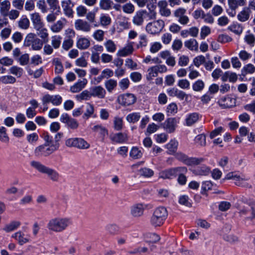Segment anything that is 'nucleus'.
I'll return each instance as SVG.
<instances>
[{"label": "nucleus", "instance_id": "603ef678", "mask_svg": "<svg viewBox=\"0 0 255 255\" xmlns=\"http://www.w3.org/2000/svg\"><path fill=\"white\" fill-rule=\"evenodd\" d=\"M255 71V67L252 64L245 65L242 69V74L245 75L247 74H252Z\"/></svg>", "mask_w": 255, "mask_h": 255}, {"label": "nucleus", "instance_id": "e433bc0d", "mask_svg": "<svg viewBox=\"0 0 255 255\" xmlns=\"http://www.w3.org/2000/svg\"><path fill=\"white\" fill-rule=\"evenodd\" d=\"M30 22L25 15H23L18 21V27L22 29H27L29 27Z\"/></svg>", "mask_w": 255, "mask_h": 255}, {"label": "nucleus", "instance_id": "a878e982", "mask_svg": "<svg viewBox=\"0 0 255 255\" xmlns=\"http://www.w3.org/2000/svg\"><path fill=\"white\" fill-rule=\"evenodd\" d=\"M210 168L206 166L203 165L201 167H198L195 169L193 170V173L195 175L199 176H206L208 175L210 172Z\"/></svg>", "mask_w": 255, "mask_h": 255}, {"label": "nucleus", "instance_id": "20e7f679", "mask_svg": "<svg viewBox=\"0 0 255 255\" xmlns=\"http://www.w3.org/2000/svg\"><path fill=\"white\" fill-rule=\"evenodd\" d=\"M43 44L42 40L37 37L36 35L33 33H28L25 37L23 45L25 47H31L33 50H40Z\"/></svg>", "mask_w": 255, "mask_h": 255}, {"label": "nucleus", "instance_id": "37998d69", "mask_svg": "<svg viewBox=\"0 0 255 255\" xmlns=\"http://www.w3.org/2000/svg\"><path fill=\"white\" fill-rule=\"evenodd\" d=\"M205 87V83L201 80H198L192 85V89L195 92H201Z\"/></svg>", "mask_w": 255, "mask_h": 255}, {"label": "nucleus", "instance_id": "0e129e2a", "mask_svg": "<svg viewBox=\"0 0 255 255\" xmlns=\"http://www.w3.org/2000/svg\"><path fill=\"white\" fill-rule=\"evenodd\" d=\"M140 175L145 177H150L153 176L154 172L152 170L148 168H143L139 170Z\"/></svg>", "mask_w": 255, "mask_h": 255}, {"label": "nucleus", "instance_id": "052dcab7", "mask_svg": "<svg viewBox=\"0 0 255 255\" xmlns=\"http://www.w3.org/2000/svg\"><path fill=\"white\" fill-rule=\"evenodd\" d=\"M6 129L4 127H0V140L4 142L9 141V137L6 132Z\"/></svg>", "mask_w": 255, "mask_h": 255}, {"label": "nucleus", "instance_id": "423d86ee", "mask_svg": "<svg viewBox=\"0 0 255 255\" xmlns=\"http://www.w3.org/2000/svg\"><path fill=\"white\" fill-rule=\"evenodd\" d=\"M175 157L177 160L182 162L188 166L197 165L204 161L203 158L189 157L187 155L181 152L176 153Z\"/></svg>", "mask_w": 255, "mask_h": 255}, {"label": "nucleus", "instance_id": "bb28decb", "mask_svg": "<svg viewBox=\"0 0 255 255\" xmlns=\"http://www.w3.org/2000/svg\"><path fill=\"white\" fill-rule=\"evenodd\" d=\"M12 238L17 240L20 245H22L29 242V239L25 237V235L21 232H17L12 235Z\"/></svg>", "mask_w": 255, "mask_h": 255}, {"label": "nucleus", "instance_id": "bf43d9fd", "mask_svg": "<svg viewBox=\"0 0 255 255\" xmlns=\"http://www.w3.org/2000/svg\"><path fill=\"white\" fill-rule=\"evenodd\" d=\"M39 32L37 33L38 36H40L43 40L44 42H47L48 41V33L47 32V30L46 28H44V26L42 28H41L39 30H36Z\"/></svg>", "mask_w": 255, "mask_h": 255}, {"label": "nucleus", "instance_id": "ea45409f", "mask_svg": "<svg viewBox=\"0 0 255 255\" xmlns=\"http://www.w3.org/2000/svg\"><path fill=\"white\" fill-rule=\"evenodd\" d=\"M195 143L200 146H204L206 144V136L204 134L197 135L194 139Z\"/></svg>", "mask_w": 255, "mask_h": 255}, {"label": "nucleus", "instance_id": "b1692460", "mask_svg": "<svg viewBox=\"0 0 255 255\" xmlns=\"http://www.w3.org/2000/svg\"><path fill=\"white\" fill-rule=\"evenodd\" d=\"M251 13L250 8L245 7L238 13V19L241 22L246 21L249 19Z\"/></svg>", "mask_w": 255, "mask_h": 255}, {"label": "nucleus", "instance_id": "9d476101", "mask_svg": "<svg viewBox=\"0 0 255 255\" xmlns=\"http://www.w3.org/2000/svg\"><path fill=\"white\" fill-rule=\"evenodd\" d=\"M42 104H46L51 103L55 106H59L62 102V98L59 95H50L46 94L41 98Z\"/></svg>", "mask_w": 255, "mask_h": 255}, {"label": "nucleus", "instance_id": "69168bd1", "mask_svg": "<svg viewBox=\"0 0 255 255\" xmlns=\"http://www.w3.org/2000/svg\"><path fill=\"white\" fill-rule=\"evenodd\" d=\"M177 106L175 103L170 104L167 107L166 112L168 115H174L177 112Z\"/></svg>", "mask_w": 255, "mask_h": 255}, {"label": "nucleus", "instance_id": "4be33fe9", "mask_svg": "<svg viewBox=\"0 0 255 255\" xmlns=\"http://www.w3.org/2000/svg\"><path fill=\"white\" fill-rule=\"evenodd\" d=\"M87 83L88 81L85 78L79 80L73 86L70 87V91L73 93H78L85 88Z\"/></svg>", "mask_w": 255, "mask_h": 255}, {"label": "nucleus", "instance_id": "c756f323", "mask_svg": "<svg viewBox=\"0 0 255 255\" xmlns=\"http://www.w3.org/2000/svg\"><path fill=\"white\" fill-rule=\"evenodd\" d=\"M199 118V115L197 113H193L189 114L186 118V124L187 126H191L196 123Z\"/></svg>", "mask_w": 255, "mask_h": 255}, {"label": "nucleus", "instance_id": "2eb2a0df", "mask_svg": "<svg viewBox=\"0 0 255 255\" xmlns=\"http://www.w3.org/2000/svg\"><path fill=\"white\" fill-rule=\"evenodd\" d=\"M74 3L71 0H64L61 1V6L64 14L68 17H73Z\"/></svg>", "mask_w": 255, "mask_h": 255}, {"label": "nucleus", "instance_id": "6ab92c4d", "mask_svg": "<svg viewBox=\"0 0 255 255\" xmlns=\"http://www.w3.org/2000/svg\"><path fill=\"white\" fill-rule=\"evenodd\" d=\"M157 5L159 12L161 16L168 17L171 15V10L167 7L168 3L165 0L159 1Z\"/></svg>", "mask_w": 255, "mask_h": 255}, {"label": "nucleus", "instance_id": "a211bd4d", "mask_svg": "<svg viewBox=\"0 0 255 255\" xmlns=\"http://www.w3.org/2000/svg\"><path fill=\"white\" fill-rule=\"evenodd\" d=\"M110 138L113 143H123L128 140L127 134L123 132L112 133L110 135Z\"/></svg>", "mask_w": 255, "mask_h": 255}, {"label": "nucleus", "instance_id": "0eeeda50", "mask_svg": "<svg viewBox=\"0 0 255 255\" xmlns=\"http://www.w3.org/2000/svg\"><path fill=\"white\" fill-rule=\"evenodd\" d=\"M164 25V21L159 19L148 23L146 26V30L151 34H158L162 31Z\"/></svg>", "mask_w": 255, "mask_h": 255}, {"label": "nucleus", "instance_id": "aec40b11", "mask_svg": "<svg viewBox=\"0 0 255 255\" xmlns=\"http://www.w3.org/2000/svg\"><path fill=\"white\" fill-rule=\"evenodd\" d=\"M133 50V42H129L124 47L120 49L117 55L118 56L126 57L131 54Z\"/></svg>", "mask_w": 255, "mask_h": 255}, {"label": "nucleus", "instance_id": "ddd939ff", "mask_svg": "<svg viewBox=\"0 0 255 255\" xmlns=\"http://www.w3.org/2000/svg\"><path fill=\"white\" fill-rule=\"evenodd\" d=\"M147 208V205L143 203L135 204L131 207L130 214L135 218H138L143 215L144 210Z\"/></svg>", "mask_w": 255, "mask_h": 255}, {"label": "nucleus", "instance_id": "5701e85b", "mask_svg": "<svg viewBox=\"0 0 255 255\" xmlns=\"http://www.w3.org/2000/svg\"><path fill=\"white\" fill-rule=\"evenodd\" d=\"M92 97L100 99L104 98L106 94V90L101 86L93 87L90 89Z\"/></svg>", "mask_w": 255, "mask_h": 255}, {"label": "nucleus", "instance_id": "c9c22d12", "mask_svg": "<svg viewBox=\"0 0 255 255\" xmlns=\"http://www.w3.org/2000/svg\"><path fill=\"white\" fill-rule=\"evenodd\" d=\"M53 64L55 66V73L56 74L62 73L64 71V68L60 59L58 58H55L52 61Z\"/></svg>", "mask_w": 255, "mask_h": 255}, {"label": "nucleus", "instance_id": "4468645a", "mask_svg": "<svg viewBox=\"0 0 255 255\" xmlns=\"http://www.w3.org/2000/svg\"><path fill=\"white\" fill-rule=\"evenodd\" d=\"M60 120L62 123L66 124L68 127L72 129H77L79 126V123L76 120L71 118L68 114H62Z\"/></svg>", "mask_w": 255, "mask_h": 255}, {"label": "nucleus", "instance_id": "e2e57ef3", "mask_svg": "<svg viewBox=\"0 0 255 255\" xmlns=\"http://www.w3.org/2000/svg\"><path fill=\"white\" fill-rule=\"evenodd\" d=\"M10 73L16 76L17 77H20L23 74V69L17 66H12L9 69Z\"/></svg>", "mask_w": 255, "mask_h": 255}, {"label": "nucleus", "instance_id": "8fccbe9b", "mask_svg": "<svg viewBox=\"0 0 255 255\" xmlns=\"http://www.w3.org/2000/svg\"><path fill=\"white\" fill-rule=\"evenodd\" d=\"M113 2L111 0H100L99 5L101 9L109 10L111 8Z\"/></svg>", "mask_w": 255, "mask_h": 255}, {"label": "nucleus", "instance_id": "7c9ffc66", "mask_svg": "<svg viewBox=\"0 0 255 255\" xmlns=\"http://www.w3.org/2000/svg\"><path fill=\"white\" fill-rule=\"evenodd\" d=\"M185 46L191 51L198 50V43L195 39H190L184 42Z\"/></svg>", "mask_w": 255, "mask_h": 255}, {"label": "nucleus", "instance_id": "58836bf2", "mask_svg": "<svg viewBox=\"0 0 255 255\" xmlns=\"http://www.w3.org/2000/svg\"><path fill=\"white\" fill-rule=\"evenodd\" d=\"M104 46L107 51L110 53H114L116 51L117 46L115 42L111 39L106 41L104 43Z\"/></svg>", "mask_w": 255, "mask_h": 255}, {"label": "nucleus", "instance_id": "de8ad7c7", "mask_svg": "<svg viewBox=\"0 0 255 255\" xmlns=\"http://www.w3.org/2000/svg\"><path fill=\"white\" fill-rule=\"evenodd\" d=\"M228 29L236 34L240 35L243 32L242 26L238 23H233L229 26Z\"/></svg>", "mask_w": 255, "mask_h": 255}, {"label": "nucleus", "instance_id": "f257e3e1", "mask_svg": "<svg viewBox=\"0 0 255 255\" xmlns=\"http://www.w3.org/2000/svg\"><path fill=\"white\" fill-rule=\"evenodd\" d=\"M71 224V221L68 218L55 217L50 219L46 226L49 231L60 233L65 230Z\"/></svg>", "mask_w": 255, "mask_h": 255}, {"label": "nucleus", "instance_id": "338daca9", "mask_svg": "<svg viewBox=\"0 0 255 255\" xmlns=\"http://www.w3.org/2000/svg\"><path fill=\"white\" fill-rule=\"evenodd\" d=\"M125 65L131 70L137 69V64L130 58H128L126 60Z\"/></svg>", "mask_w": 255, "mask_h": 255}, {"label": "nucleus", "instance_id": "dca6fc26", "mask_svg": "<svg viewBox=\"0 0 255 255\" xmlns=\"http://www.w3.org/2000/svg\"><path fill=\"white\" fill-rule=\"evenodd\" d=\"M236 100L229 96L221 98L218 102L222 109L230 108L236 105Z\"/></svg>", "mask_w": 255, "mask_h": 255}, {"label": "nucleus", "instance_id": "774afa93", "mask_svg": "<svg viewBox=\"0 0 255 255\" xmlns=\"http://www.w3.org/2000/svg\"><path fill=\"white\" fill-rule=\"evenodd\" d=\"M87 8L84 5H80L76 8L77 14L79 17H83L87 13Z\"/></svg>", "mask_w": 255, "mask_h": 255}, {"label": "nucleus", "instance_id": "3c124183", "mask_svg": "<svg viewBox=\"0 0 255 255\" xmlns=\"http://www.w3.org/2000/svg\"><path fill=\"white\" fill-rule=\"evenodd\" d=\"M123 11L128 14L132 13L134 10L135 7L131 2H128L124 4L122 6Z\"/></svg>", "mask_w": 255, "mask_h": 255}, {"label": "nucleus", "instance_id": "5fc2aeb1", "mask_svg": "<svg viewBox=\"0 0 255 255\" xmlns=\"http://www.w3.org/2000/svg\"><path fill=\"white\" fill-rule=\"evenodd\" d=\"M51 44L55 49L58 48L61 44L62 37L60 35H54L52 37Z\"/></svg>", "mask_w": 255, "mask_h": 255}, {"label": "nucleus", "instance_id": "680f3d73", "mask_svg": "<svg viewBox=\"0 0 255 255\" xmlns=\"http://www.w3.org/2000/svg\"><path fill=\"white\" fill-rule=\"evenodd\" d=\"M130 155L134 159H138L142 156V153L137 147H133L130 152Z\"/></svg>", "mask_w": 255, "mask_h": 255}, {"label": "nucleus", "instance_id": "4d7b16f0", "mask_svg": "<svg viewBox=\"0 0 255 255\" xmlns=\"http://www.w3.org/2000/svg\"><path fill=\"white\" fill-rule=\"evenodd\" d=\"M94 112V108L93 105L87 103L86 105V111L84 114L83 118L88 119L93 114Z\"/></svg>", "mask_w": 255, "mask_h": 255}, {"label": "nucleus", "instance_id": "1a4fd4ad", "mask_svg": "<svg viewBox=\"0 0 255 255\" xmlns=\"http://www.w3.org/2000/svg\"><path fill=\"white\" fill-rule=\"evenodd\" d=\"M145 15H148L145 10H140L136 12V14L133 17V22L136 25H141L143 22V19ZM149 19H154L156 17V13L154 11H151L149 14Z\"/></svg>", "mask_w": 255, "mask_h": 255}, {"label": "nucleus", "instance_id": "c85d7f7f", "mask_svg": "<svg viewBox=\"0 0 255 255\" xmlns=\"http://www.w3.org/2000/svg\"><path fill=\"white\" fill-rule=\"evenodd\" d=\"M90 45V40L85 37H80L77 41V47L79 49H87Z\"/></svg>", "mask_w": 255, "mask_h": 255}, {"label": "nucleus", "instance_id": "09e8293b", "mask_svg": "<svg viewBox=\"0 0 255 255\" xmlns=\"http://www.w3.org/2000/svg\"><path fill=\"white\" fill-rule=\"evenodd\" d=\"M16 81V79L10 75L3 76L0 77V83L7 84H13Z\"/></svg>", "mask_w": 255, "mask_h": 255}, {"label": "nucleus", "instance_id": "13d9d810", "mask_svg": "<svg viewBox=\"0 0 255 255\" xmlns=\"http://www.w3.org/2000/svg\"><path fill=\"white\" fill-rule=\"evenodd\" d=\"M213 187L212 182L210 181H206L202 182L201 193L205 194L206 192L211 190Z\"/></svg>", "mask_w": 255, "mask_h": 255}, {"label": "nucleus", "instance_id": "49530a36", "mask_svg": "<svg viewBox=\"0 0 255 255\" xmlns=\"http://www.w3.org/2000/svg\"><path fill=\"white\" fill-rule=\"evenodd\" d=\"M105 86L108 91L111 92L117 86V81L114 79H109L105 82Z\"/></svg>", "mask_w": 255, "mask_h": 255}, {"label": "nucleus", "instance_id": "393cba45", "mask_svg": "<svg viewBox=\"0 0 255 255\" xmlns=\"http://www.w3.org/2000/svg\"><path fill=\"white\" fill-rule=\"evenodd\" d=\"M66 23V19L63 18L61 20H58L56 23H54L50 27V29L52 31L55 33L60 32L63 28Z\"/></svg>", "mask_w": 255, "mask_h": 255}, {"label": "nucleus", "instance_id": "2f4dec72", "mask_svg": "<svg viewBox=\"0 0 255 255\" xmlns=\"http://www.w3.org/2000/svg\"><path fill=\"white\" fill-rule=\"evenodd\" d=\"M21 225V223L19 221H13L5 225L3 230L7 232H10L17 229Z\"/></svg>", "mask_w": 255, "mask_h": 255}, {"label": "nucleus", "instance_id": "a18cd8bd", "mask_svg": "<svg viewBox=\"0 0 255 255\" xmlns=\"http://www.w3.org/2000/svg\"><path fill=\"white\" fill-rule=\"evenodd\" d=\"M46 1L51 9L53 11L56 10L60 12V6L59 5L58 0H46Z\"/></svg>", "mask_w": 255, "mask_h": 255}, {"label": "nucleus", "instance_id": "72a5a7b5", "mask_svg": "<svg viewBox=\"0 0 255 255\" xmlns=\"http://www.w3.org/2000/svg\"><path fill=\"white\" fill-rule=\"evenodd\" d=\"M249 180V178L245 175L239 176L238 180L235 182L236 185L247 188H252V186L246 181Z\"/></svg>", "mask_w": 255, "mask_h": 255}, {"label": "nucleus", "instance_id": "a19ab883", "mask_svg": "<svg viewBox=\"0 0 255 255\" xmlns=\"http://www.w3.org/2000/svg\"><path fill=\"white\" fill-rule=\"evenodd\" d=\"M158 72L155 66H152L149 68L147 70V74L146 75V79L148 81H150L153 79L154 77H157Z\"/></svg>", "mask_w": 255, "mask_h": 255}, {"label": "nucleus", "instance_id": "864d4df0", "mask_svg": "<svg viewBox=\"0 0 255 255\" xmlns=\"http://www.w3.org/2000/svg\"><path fill=\"white\" fill-rule=\"evenodd\" d=\"M100 24L103 26L109 25L111 23V18L107 14H103L100 18Z\"/></svg>", "mask_w": 255, "mask_h": 255}, {"label": "nucleus", "instance_id": "4c0bfd02", "mask_svg": "<svg viewBox=\"0 0 255 255\" xmlns=\"http://www.w3.org/2000/svg\"><path fill=\"white\" fill-rule=\"evenodd\" d=\"M140 117V113L134 112L128 114L126 117V120L129 123H135L139 121Z\"/></svg>", "mask_w": 255, "mask_h": 255}, {"label": "nucleus", "instance_id": "f8f14e48", "mask_svg": "<svg viewBox=\"0 0 255 255\" xmlns=\"http://www.w3.org/2000/svg\"><path fill=\"white\" fill-rule=\"evenodd\" d=\"M136 100V97L133 94L129 93L121 95L118 99L119 103L125 106L133 104L135 102Z\"/></svg>", "mask_w": 255, "mask_h": 255}, {"label": "nucleus", "instance_id": "f3484780", "mask_svg": "<svg viewBox=\"0 0 255 255\" xmlns=\"http://www.w3.org/2000/svg\"><path fill=\"white\" fill-rule=\"evenodd\" d=\"M74 25L76 30L85 32H90L92 28V26L89 22L81 19H77L75 22Z\"/></svg>", "mask_w": 255, "mask_h": 255}, {"label": "nucleus", "instance_id": "7ed1b4c3", "mask_svg": "<svg viewBox=\"0 0 255 255\" xmlns=\"http://www.w3.org/2000/svg\"><path fill=\"white\" fill-rule=\"evenodd\" d=\"M30 165L39 172L46 174L53 181H57L59 179V174L56 170L45 166L39 161H32Z\"/></svg>", "mask_w": 255, "mask_h": 255}, {"label": "nucleus", "instance_id": "f704fd0d", "mask_svg": "<svg viewBox=\"0 0 255 255\" xmlns=\"http://www.w3.org/2000/svg\"><path fill=\"white\" fill-rule=\"evenodd\" d=\"M178 145V141L174 139H172L170 141L169 143H168L166 145V147L168 150V153L170 154H173L176 151Z\"/></svg>", "mask_w": 255, "mask_h": 255}, {"label": "nucleus", "instance_id": "473e14b6", "mask_svg": "<svg viewBox=\"0 0 255 255\" xmlns=\"http://www.w3.org/2000/svg\"><path fill=\"white\" fill-rule=\"evenodd\" d=\"M10 8V2L8 0L1 2L0 5V13L3 16H6Z\"/></svg>", "mask_w": 255, "mask_h": 255}, {"label": "nucleus", "instance_id": "f03ea898", "mask_svg": "<svg viewBox=\"0 0 255 255\" xmlns=\"http://www.w3.org/2000/svg\"><path fill=\"white\" fill-rule=\"evenodd\" d=\"M168 216V212L164 207L156 208L150 218V224L154 227H160L164 223Z\"/></svg>", "mask_w": 255, "mask_h": 255}, {"label": "nucleus", "instance_id": "39448f33", "mask_svg": "<svg viewBox=\"0 0 255 255\" xmlns=\"http://www.w3.org/2000/svg\"><path fill=\"white\" fill-rule=\"evenodd\" d=\"M58 150V145L41 144L37 146L34 150V154L37 157H47Z\"/></svg>", "mask_w": 255, "mask_h": 255}, {"label": "nucleus", "instance_id": "79ce46f5", "mask_svg": "<svg viewBox=\"0 0 255 255\" xmlns=\"http://www.w3.org/2000/svg\"><path fill=\"white\" fill-rule=\"evenodd\" d=\"M87 21L90 23H93L95 27L98 26L99 24L96 21V13L93 11H89L86 14Z\"/></svg>", "mask_w": 255, "mask_h": 255}, {"label": "nucleus", "instance_id": "9b49d317", "mask_svg": "<svg viewBox=\"0 0 255 255\" xmlns=\"http://www.w3.org/2000/svg\"><path fill=\"white\" fill-rule=\"evenodd\" d=\"M179 123V119L176 118H167L162 124V127L168 133H173L175 131Z\"/></svg>", "mask_w": 255, "mask_h": 255}, {"label": "nucleus", "instance_id": "6e6d98bb", "mask_svg": "<svg viewBox=\"0 0 255 255\" xmlns=\"http://www.w3.org/2000/svg\"><path fill=\"white\" fill-rule=\"evenodd\" d=\"M114 127L116 130H121L123 127V121L121 118L116 117L114 120Z\"/></svg>", "mask_w": 255, "mask_h": 255}, {"label": "nucleus", "instance_id": "c03bdc74", "mask_svg": "<svg viewBox=\"0 0 255 255\" xmlns=\"http://www.w3.org/2000/svg\"><path fill=\"white\" fill-rule=\"evenodd\" d=\"M92 97L91 91L85 90L80 94L76 96V98L79 101L89 100Z\"/></svg>", "mask_w": 255, "mask_h": 255}, {"label": "nucleus", "instance_id": "412c9836", "mask_svg": "<svg viewBox=\"0 0 255 255\" xmlns=\"http://www.w3.org/2000/svg\"><path fill=\"white\" fill-rule=\"evenodd\" d=\"M30 18L36 30H39L44 26L40 15L38 12H34L30 14Z\"/></svg>", "mask_w": 255, "mask_h": 255}, {"label": "nucleus", "instance_id": "6e6552de", "mask_svg": "<svg viewBox=\"0 0 255 255\" xmlns=\"http://www.w3.org/2000/svg\"><path fill=\"white\" fill-rule=\"evenodd\" d=\"M187 171V169L185 167L170 168L160 172L159 177L162 179H172L175 177L177 173L186 172Z\"/></svg>", "mask_w": 255, "mask_h": 255}, {"label": "nucleus", "instance_id": "cd10ccee", "mask_svg": "<svg viewBox=\"0 0 255 255\" xmlns=\"http://www.w3.org/2000/svg\"><path fill=\"white\" fill-rule=\"evenodd\" d=\"M90 147V144L84 138L76 137L75 148L79 149H87Z\"/></svg>", "mask_w": 255, "mask_h": 255}]
</instances>
